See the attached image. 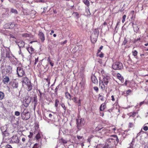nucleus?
<instances>
[{
    "label": "nucleus",
    "mask_w": 148,
    "mask_h": 148,
    "mask_svg": "<svg viewBox=\"0 0 148 148\" xmlns=\"http://www.w3.org/2000/svg\"><path fill=\"white\" fill-rule=\"evenodd\" d=\"M111 80L110 77L107 75L103 76L102 78H99V86L102 91L107 90L108 85L110 84Z\"/></svg>",
    "instance_id": "obj_1"
},
{
    "label": "nucleus",
    "mask_w": 148,
    "mask_h": 148,
    "mask_svg": "<svg viewBox=\"0 0 148 148\" xmlns=\"http://www.w3.org/2000/svg\"><path fill=\"white\" fill-rule=\"evenodd\" d=\"M112 68L115 70H120L123 68L122 64L119 62H116L113 64Z\"/></svg>",
    "instance_id": "obj_2"
},
{
    "label": "nucleus",
    "mask_w": 148,
    "mask_h": 148,
    "mask_svg": "<svg viewBox=\"0 0 148 148\" xmlns=\"http://www.w3.org/2000/svg\"><path fill=\"white\" fill-rule=\"evenodd\" d=\"M29 112L27 109H25L21 113L22 119L24 120H27L30 117Z\"/></svg>",
    "instance_id": "obj_3"
},
{
    "label": "nucleus",
    "mask_w": 148,
    "mask_h": 148,
    "mask_svg": "<svg viewBox=\"0 0 148 148\" xmlns=\"http://www.w3.org/2000/svg\"><path fill=\"white\" fill-rule=\"evenodd\" d=\"M16 72L19 77H22L25 75V73L21 66H19L17 67Z\"/></svg>",
    "instance_id": "obj_4"
},
{
    "label": "nucleus",
    "mask_w": 148,
    "mask_h": 148,
    "mask_svg": "<svg viewBox=\"0 0 148 148\" xmlns=\"http://www.w3.org/2000/svg\"><path fill=\"white\" fill-rule=\"evenodd\" d=\"M17 24L13 23H9L5 24L4 26L5 28L6 29H12L14 27H16Z\"/></svg>",
    "instance_id": "obj_5"
},
{
    "label": "nucleus",
    "mask_w": 148,
    "mask_h": 148,
    "mask_svg": "<svg viewBox=\"0 0 148 148\" xmlns=\"http://www.w3.org/2000/svg\"><path fill=\"white\" fill-rule=\"evenodd\" d=\"M38 36L39 38L42 42H44L45 40V36L44 33L42 30H40L38 31Z\"/></svg>",
    "instance_id": "obj_6"
},
{
    "label": "nucleus",
    "mask_w": 148,
    "mask_h": 148,
    "mask_svg": "<svg viewBox=\"0 0 148 148\" xmlns=\"http://www.w3.org/2000/svg\"><path fill=\"white\" fill-rule=\"evenodd\" d=\"M84 120L82 118L77 119V127L78 129L84 125Z\"/></svg>",
    "instance_id": "obj_7"
},
{
    "label": "nucleus",
    "mask_w": 148,
    "mask_h": 148,
    "mask_svg": "<svg viewBox=\"0 0 148 148\" xmlns=\"http://www.w3.org/2000/svg\"><path fill=\"white\" fill-rule=\"evenodd\" d=\"M26 49L31 55L35 53L34 49L32 46L27 47Z\"/></svg>",
    "instance_id": "obj_8"
},
{
    "label": "nucleus",
    "mask_w": 148,
    "mask_h": 148,
    "mask_svg": "<svg viewBox=\"0 0 148 148\" xmlns=\"http://www.w3.org/2000/svg\"><path fill=\"white\" fill-rule=\"evenodd\" d=\"M11 140L13 143H18L19 142V140L18 139V137L17 136H13Z\"/></svg>",
    "instance_id": "obj_9"
},
{
    "label": "nucleus",
    "mask_w": 148,
    "mask_h": 148,
    "mask_svg": "<svg viewBox=\"0 0 148 148\" xmlns=\"http://www.w3.org/2000/svg\"><path fill=\"white\" fill-rule=\"evenodd\" d=\"M26 84L27 86V90L28 91L31 90L33 86L31 82L29 81V82H27Z\"/></svg>",
    "instance_id": "obj_10"
},
{
    "label": "nucleus",
    "mask_w": 148,
    "mask_h": 148,
    "mask_svg": "<svg viewBox=\"0 0 148 148\" xmlns=\"http://www.w3.org/2000/svg\"><path fill=\"white\" fill-rule=\"evenodd\" d=\"M28 80L29 79L26 76L23 77L21 80V82L22 83V85H23L24 84H26L27 82H29Z\"/></svg>",
    "instance_id": "obj_11"
},
{
    "label": "nucleus",
    "mask_w": 148,
    "mask_h": 148,
    "mask_svg": "<svg viewBox=\"0 0 148 148\" xmlns=\"http://www.w3.org/2000/svg\"><path fill=\"white\" fill-rule=\"evenodd\" d=\"M106 108V103L105 102L101 105L99 107V110L101 111H104Z\"/></svg>",
    "instance_id": "obj_12"
},
{
    "label": "nucleus",
    "mask_w": 148,
    "mask_h": 148,
    "mask_svg": "<svg viewBox=\"0 0 148 148\" xmlns=\"http://www.w3.org/2000/svg\"><path fill=\"white\" fill-rule=\"evenodd\" d=\"M10 81V79L9 77L7 76H5L4 77H3L2 80V82L4 84H7Z\"/></svg>",
    "instance_id": "obj_13"
},
{
    "label": "nucleus",
    "mask_w": 148,
    "mask_h": 148,
    "mask_svg": "<svg viewBox=\"0 0 148 148\" xmlns=\"http://www.w3.org/2000/svg\"><path fill=\"white\" fill-rule=\"evenodd\" d=\"M16 42L19 47H24L25 42L23 41H20L19 42L16 41Z\"/></svg>",
    "instance_id": "obj_14"
},
{
    "label": "nucleus",
    "mask_w": 148,
    "mask_h": 148,
    "mask_svg": "<svg viewBox=\"0 0 148 148\" xmlns=\"http://www.w3.org/2000/svg\"><path fill=\"white\" fill-rule=\"evenodd\" d=\"M86 83V80L85 78H83L79 84L81 85V87L84 88V87Z\"/></svg>",
    "instance_id": "obj_15"
},
{
    "label": "nucleus",
    "mask_w": 148,
    "mask_h": 148,
    "mask_svg": "<svg viewBox=\"0 0 148 148\" xmlns=\"http://www.w3.org/2000/svg\"><path fill=\"white\" fill-rule=\"evenodd\" d=\"M116 76L117 78L121 81L122 83H123L124 81V78L121 76V75L119 73L117 74Z\"/></svg>",
    "instance_id": "obj_16"
},
{
    "label": "nucleus",
    "mask_w": 148,
    "mask_h": 148,
    "mask_svg": "<svg viewBox=\"0 0 148 148\" xmlns=\"http://www.w3.org/2000/svg\"><path fill=\"white\" fill-rule=\"evenodd\" d=\"M91 79L92 82L94 84H96L97 83L98 80L96 77L95 76H92L91 77Z\"/></svg>",
    "instance_id": "obj_17"
},
{
    "label": "nucleus",
    "mask_w": 148,
    "mask_h": 148,
    "mask_svg": "<svg viewBox=\"0 0 148 148\" xmlns=\"http://www.w3.org/2000/svg\"><path fill=\"white\" fill-rule=\"evenodd\" d=\"M65 97L66 99H68L69 100H71V95L67 91L65 93Z\"/></svg>",
    "instance_id": "obj_18"
},
{
    "label": "nucleus",
    "mask_w": 148,
    "mask_h": 148,
    "mask_svg": "<svg viewBox=\"0 0 148 148\" xmlns=\"http://www.w3.org/2000/svg\"><path fill=\"white\" fill-rule=\"evenodd\" d=\"M12 68L10 66H8L5 70L7 73H10L12 72Z\"/></svg>",
    "instance_id": "obj_19"
},
{
    "label": "nucleus",
    "mask_w": 148,
    "mask_h": 148,
    "mask_svg": "<svg viewBox=\"0 0 148 148\" xmlns=\"http://www.w3.org/2000/svg\"><path fill=\"white\" fill-rule=\"evenodd\" d=\"M33 99L34 100L33 102L34 103V108H35L36 107L38 104L36 97H33Z\"/></svg>",
    "instance_id": "obj_20"
},
{
    "label": "nucleus",
    "mask_w": 148,
    "mask_h": 148,
    "mask_svg": "<svg viewBox=\"0 0 148 148\" xmlns=\"http://www.w3.org/2000/svg\"><path fill=\"white\" fill-rule=\"evenodd\" d=\"M92 36H93L92 35L91 36V41L92 42V43H95L97 41V36H95V38H93L92 37Z\"/></svg>",
    "instance_id": "obj_21"
},
{
    "label": "nucleus",
    "mask_w": 148,
    "mask_h": 148,
    "mask_svg": "<svg viewBox=\"0 0 148 148\" xmlns=\"http://www.w3.org/2000/svg\"><path fill=\"white\" fill-rule=\"evenodd\" d=\"M12 86L13 88H17L18 86V83L16 82H13L12 83Z\"/></svg>",
    "instance_id": "obj_22"
},
{
    "label": "nucleus",
    "mask_w": 148,
    "mask_h": 148,
    "mask_svg": "<svg viewBox=\"0 0 148 148\" xmlns=\"http://www.w3.org/2000/svg\"><path fill=\"white\" fill-rule=\"evenodd\" d=\"M101 130H102V131L104 132V133H106V129L105 128H99V127H97L95 128V130L96 131H99Z\"/></svg>",
    "instance_id": "obj_23"
},
{
    "label": "nucleus",
    "mask_w": 148,
    "mask_h": 148,
    "mask_svg": "<svg viewBox=\"0 0 148 148\" xmlns=\"http://www.w3.org/2000/svg\"><path fill=\"white\" fill-rule=\"evenodd\" d=\"M47 60L48 63L50 64L51 67H53L54 65V63L52 62V61L51 60L49 57L47 58Z\"/></svg>",
    "instance_id": "obj_24"
},
{
    "label": "nucleus",
    "mask_w": 148,
    "mask_h": 148,
    "mask_svg": "<svg viewBox=\"0 0 148 148\" xmlns=\"http://www.w3.org/2000/svg\"><path fill=\"white\" fill-rule=\"evenodd\" d=\"M99 30L98 28L95 29L93 31L94 34L96 36H98L99 34Z\"/></svg>",
    "instance_id": "obj_25"
},
{
    "label": "nucleus",
    "mask_w": 148,
    "mask_h": 148,
    "mask_svg": "<svg viewBox=\"0 0 148 148\" xmlns=\"http://www.w3.org/2000/svg\"><path fill=\"white\" fill-rule=\"evenodd\" d=\"M114 137V135L111 136V137L109 138L108 140V141L110 142H114L115 139Z\"/></svg>",
    "instance_id": "obj_26"
},
{
    "label": "nucleus",
    "mask_w": 148,
    "mask_h": 148,
    "mask_svg": "<svg viewBox=\"0 0 148 148\" xmlns=\"http://www.w3.org/2000/svg\"><path fill=\"white\" fill-rule=\"evenodd\" d=\"M83 1V2L84 3V4L86 5L88 8H89V6L90 5V2L88 0H82Z\"/></svg>",
    "instance_id": "obj_27"
},
{
    "label": "nucleus",
    "mask_w": 148,
    "mask_h": 148,
    "mask_svg": "<svg viewBox=\"0 0 148 148\" xmlns=\"http://www.w3.org/2000/svg\"><path fill=\"white\" fill-rule=\"evenodd\" d=\"M138 52L136 50L133 51H132V55L134 56L136 58H137V54Z\"/></svg>",
    "instance_id": "obj_28"
},
{
    "label": "nucleus",
    "mask_w": 148,
    "mask_h": 148,
    "mask_svg": "<svg viewBox=\"0 0 148 148\" xmlns=\"http://www.w3.org/2000/svg\"><path fill=\"white\" fill-rule=\"evenodd\" d=\"M35 138L36 140H38L41 138L40 134L39 132L36 135Z\"/></svg>",
    "instance_id": "obj_29"
},
{
    "label": "nucleus",
    "mask_w": 148,
    "mask_h": 148,
    "mask_svg": "<svg viewBox=\"0 0 148 148\" xmlns=\"http://www.w3.org/2000/svg\"><path fill=\"white\" fill-rule=\"evenodd\" d=\"M30 103V100H27L26 101H25L24 105L26 107H27L29 103Z\"/></svg>",
    "instance_id": "obj_30"
},
{
    "label": "nucleus",
    "mask_w": 148,
    "mask_h": 148,
    "mask_svg": "<svg viewBox=\"0 0 148 148\" xmlns=\"http://www.w3.org/2000/svg\"><path fill=\"white\" fill-rule=\"evenodd\" d=\"M59 142L62 143L64 144H66L67 143V141L62 138L59 140Z\"/></svg>",
    "instance_id": "obj_31"
},
{
    "label": "nucleus",
    "mask_w": 148,
    "mask_h": 148,
    "mask_svg": "<svg viewBox=\"0 0 148 148\" xmlns=\"http://www.w3.org/2000/svg\"><path fill=\"white\" fill-rule=\"evenodd\" d=\"M98 99L102 101H103L104 100V97L103 96L101 95L100 94L99 95Z\"/></svg>",
    "instance_id": "obj_32"
},
{
    "label": "nucleus",
    "mask_w": 148,
    "mask_h": 148,
    "mask_svg": "<svg viewBox=\"0 0 148 148\" xmlns=\"http://www.w3.org/2000/svg\"><path fill=\"white\" fill-rule=\"evenodd\" d=\"M10 52L9 51H5V58H10Z\"/></svg>",
    "instance_id": "obj_33"
},
{
    "label": "nucleus",
    "mask_w": 148,
    "mask_h": 148,
    "mask_svg": "<svg viewBox=\"0 0 148 148\" xmlns=\"http://www.w3.org/2000/svg\"><path fill=\"white\" fill-rule=\"evenodd\" d=\"M134 122H130L129 123L128 125V127L129 128H131L134 127Z\"/></svg>",
    "instance_id": "obj_34"
},
{
    "label": "nucleus",
    "mask_w": 148,
    "mask_h": 148,
    "mask_svg": "<svg viewBox=\"0 0 148 148\" xmlns=\"http://www.w3.org/2000/svg\"><path fill=\"white\" fill-rule=\"evenodd\" d=\"M4 94L1 91H0V100L3 99L4 97Z\"/></svg>",
    "instance_id": "obj_35"
},
{
    "label": "nucleus",
    "mask_w": 148,
    "mask_h": 148,
    "mask_svg": "<svg viewBox=\"0 0 148 148\" xmlns=\"http://www.w3.org/2000/svg\"><path fill=\"white\" fill-rule=\"evenodd\" d=\"M59 103V101L58 99H56L55 100V106L56 108H57L58 107V104Z\"/></svg>",
    "instance_id": "obj_36"
},
{
    "label": "nucleus",
    "mask_w": 148,
    "mask_h": 148,
    "mask_svg": "<svg viewBox=\"0 0 148 148\" xmlns=\"http://www.w3.org/2000/svg\"><path fill=\"white\" fill-rule=\"evenodd\" d=\"M5 51L4 50L1 52V58L4 59L5 58Z\"/></svg>",
    "instance_id": "obj_37"
},
{
    "label": "nucleus",
    "mask_w": 148,
    "mask_h": 148,
    "mask_svg": "<svg viewBox=\"0 0 148 148\" xmlns=\"http://www.w3.org/2000/svg\"><path fill=\"white\" fill-rule=\"evenodd\" d=\"M130 117L131 116L134 117L136 115V112H131L130 113Z\"/></svg>",
    "instance_id": "obj_38"
},
{
    "label": "nucleus",
    "mask_w": 148,
    "mask_h": 148,
    "mask_svg": "<svg viewBox=\"0 0 148 148\" xmlns=\"http://www.w3.org/2000/svg\"><path fill=\"white\" fill-rule=\"evenodd\" d=\"M73 14L74 16L77 18H78L79 17V14L77 12H74Z\"/></svg>",
    "instance_id": "obj_39"
},
{
    "label": "nucleus",
    "mask_w": 148,
    "mask_h": 148,
    "mask_svg": "<svg viewBox=\"0 0 148 148\" xmlns=\"http://www.w3.org/2000/svg\"><path fill=\"white\" fill-rule=\"evenodd\" d=\"M11 12L12 13H14L16 14H17L18 13L16 9H15L13 8H12L11 9Z\"/></svg>",
    "instance_id": "obj_40"
},
{
    "label": "nucleus",
    "mask_w": 148,
    "mask_h": 148,
    "mask_svg": "<svg viewBox=\"0 0 148 148\" xmlns=\"http://www.w3.org/2000/svg\"><path fill=\"white\" fill-rule=\"evenodd\" d=\"M96 56L97 57L99 56L101 58H102L104 56V54L102 52H101L100 53L96 55Z\"/></svg>",
    "instance_id": "obj_41"
},
{
    "label": "nucleus",
    "mask_w": 148,
    "mask_h": 148,
    "mask_svg": "<svg viewBox=\"0 0 148 148\" xmlns=\"http://www.w3.org/2000/svg\"><path fill=\"white\" fill-rule=\"evenodd\" d=\"M39 128V125L38 124H36L35 125V132L36 131L37 132L38 129Z\"/></svg>",
    "instance_id": "obj_42"
},
{
    "label": "nucleus",
    "mask_w": 148,
    "mask_h": 148,
    "mask_svg": "<svg viewBox=\"0 0 148 148\" xmlns=\"http://www.w3.org/2000/svg\"><path fill=\"white\" fill-rule=\"evenodd\" d=\"M61 105L63 109L64 110V112H65L66 111V107H65V106L64 104V103H62L61 104Z\"/></svg>",
    "instance_id": "obj_43"
},
{
    "label": "nucleus",
    "mask_w": 148,
    "mask_h": 148,
    "mask_svg": "<svg viewBox=\"0 0 148 148\" xmlns=\"http://www.w3.org/2000/svg\"><path fill=\"white\" fill-rule=\"evenodd\" d=\"M22 36L23 37H28L29 36V35L27 33H24L22 34Z\"/></svg>",
    "instance_id": "obj_44"
},
{
    "label": "nucleus",
    "mask_w": 148,
    "mask_h": 148,
    "mask_svg": "<svg viewBox=\"0 0 148 148\" xmlns=\"http://www.w3.org/2000/svg\"><path fill=\"white\" fill-rule=\"evenodd\" d=\"M114 137L115 138H114L115 141V140H116V141L117 142V143H118L119 141V139L118 138V137H117V136L116 135H114Z\"/></svg>",
    "instance_id": "obj_45"
},
{
    "label": "nucleus",
    "mask_w": 148,
    "mask_h": 148,
    "mask_svg": "<svg viewBox=\"0 0 148 148\" xmlns=\"http://www.w3.org/2000/svg\"><path fill=\"white\" fill-rule=\"evenodd\" d=\"M47 82L48 83L49 86L50 84V78H47L45 79Z\"/></svg>",
    "instance_id": "obj_46"
},
{
    "label": "nucleus",
    "mask_w": 148,
    "mask_h": 148,
    "mask_svg": "<svg viewBox=\"0 0 148 148\" xmlns=\"http://www.w3.org/2000/svg\"><path fill=\"white\" fill-rule=\"evenodd\" d=\"M71 100H73L75 103H77V97H75L74 98L71 99Z\"/></svg>",
    "instance_id": "obj_47"
},
{
    "label": "nucleus",
    "mask_w": 148,
    "mask_h": 148,
    "mask_svg": "<svg viewBox=\"0 0 148 148\" xmlns=\"http://www.w3.org/2000/svg\"><path fill=\"white\" fill-rule=\"evenodd\" d=\"M126 15H124L123 16L122 18V22L123 23L125 21V18H126Z\"/></svg>",
    "instance_id": "obj_48"
},
{
    "label": "nucleus",
    "mask_w": 148,
    "mask_h": 148,
    "mask_svg": "<svg viewBox=\"0 0 148 148\" xmlns=\"http://www.w3.org/2000/svg\"><path fill=\"white\" fill-rule=\"evenodd\" d=\"M143 130L145 131L148 130V127L147 126L144 125L143 127Z\"/></svg>",
    "instance_id": "obj_49"
},
{
    "label": "nucleus",
    "mask_w": 148,
    "mask_h": 148,
    "mask_svg": "<svg viewBox=\"0 0 148 148\" xmlns=\"http://www.w3.org/2000/svg\"><path fill=\"white\" fill-rule=\"evenodd\" d=\"M33 135V134L32 132H30L29 135L28 136V137L29 138H31L32 137Z\"/></svg>",
    "instance_id": "obj_50"
},
{
    "label": "nucleus",
    "mask_w": 148,
    "mask_h": 148,
    "mask_svg": "<svg viewBox=\"0 0 148 148\" xmlns=\"http://www.w3.org/2000/svg\"><path fill=\"white\" fill-rule=\"evenodd\" d=\"M59 86H57L55 89V93L56 95H58V90L59 88Z\"/></svg>",
    "instance_id": "obj_51"
},
{
    "label": "nucleus",
    "mask_w": 148,
    "mask_h": 148,
    "mask_svg": "<svg viewBox=\"0 0 148 148\" xmlns=\"http://www.w3.org/2000/svg\"><path fill=\"white\" fill-rule=\"evenodd\" d=\"M33 148H38V144L35 143L34 145Z\"/></svg>",
    "instance_id": "obj_52"
},
{
    "label": "nucleus",
    "mask_w": 148,
    "mask_h": 148,
    "mask_svg": "<svg viewBox=\"0 0 148 148\" xmlns=\"http://www.w3.org/2000/svg\"><path fill=\"white\" fill-rule=\"evenodd\" d=\"M93 89L95 90L96 92H97L99 90V88L97 86H95L93 87Z\"/></svg>",
    "instance_id": "obj_53"
},
{
    "label": "nucleus",
    "mask_w": 148,
    "mask_h": 148,
    "mask_svg": "<svg viewBox=\"0 0 148 148\" xmlns=\"http://www.w3.org/2000/svg\"><path fill=\"white\" fill-rule=\"evenodd\" d=\"M5 148H13L11 145H7L5 146Z\"/></svg>",
    "instance_id": "obj_54"
},
{
    "label": "nucleus",
    "mask_w": 148,
    "mask_h": 148,
    "mask_svg": "<svg viewBox=\"0 0 148 148\" xmlns=\"http://www.w3.org/2000/svg\"><path fill=\"white\" fill-rule=\"evenodd\" d=\"M15 114L16 116H18L20 115V113L19 112L16 111L15 112Z\"/></svg>",
    "instance_id": "obj_55"
},
{
    "label": "nucleus",
    "mask_w": 148,
    "mask_h": 148,
    "mask_svg": "<svg viewBox=\"0 0 148 148\" xmlns=\"http://www.w3.org/2000/svg\"><path fill=\"white\" fill-rule=\"evenodd\" d=\"M131 92V90L130 89H129L126 91V94L127 95H128Z\"/></svg>",
    "instance_id": "obj_56"
},
{
    "label": "nucleus",
    "mask_w": 148,
    "mask_h": 148,
    "mask_svg": "<svg viewBox=\"0 0 148 148\" xmlns=\"http://www.w3.org/2000/svg\"><path fill=\"white\" fill-rule=\"evenodd\" d=\"M134 29L135 31L136 30V32H137L139 29V28L137 26H136V27L135 26L134 27Z\"/></svg>",
    "instance_id": "obj_57"
},
{
    "label": "nucleus",
    "mask_w": 148,
    "mask_h": 148,
    "mask_svg": "<svg viewBox=\"0 0 148 148\" xmlns=\"http://www.w3.org/2000/svg\"><path fill=\"white\" fill-rule=\"evenodd\" d=\"M26 138L25 137H23L22 139V141L23 143H26Z\"/></svg>",
    "instance_id": "obj_58"
},
{
    "label": "nucleus",
    "mask_w": 148,
    "mask_h": 148,
    "mask_svg": "<svg viewBox=\"0 0 148 148\" xmlns=\"http://www.w3.org/2000/svg\"><path fill=\"white\" fill-rule=\"evenodd\" d=\"M39 93L40 94V98H41L42 96H44L45 95L44 93H42L40 91H39Z\"/></svg>",
    "instance_id": "obj_59"
},
{
    "label": "nucleus",
    "mask_w": 148,
    "mask_h": 148,
    "mask_svg": "<svg viewBox=\"0 0 148 148\" xmlns=\"http://www.w3.org/2000/svg\"><path fill=\"white\" fill-rule=\"evenodd\" d=\"M38 57L37 58H35V62L34 63V64L36 65L37 63L38 62Z\"/></svg>",
    "instance_id": "obj_60"
},
{
    "label": "nucleus",
    "mask_w": 148,
    "mask_h": 148,
    "mask_svg": "<svg viewBox=\"0 0 148 148\" xmlns=\"http://www.w3.org/2000/svg\"><path fill=\"white\" fill-rule=\"evenodd\" d=\"M127 148H134L133 144L132 142L131 143L130 146Z\"/></svg>",
    "instance_id": "obj_61"
},
{
    "label": "nucleus",
    "mask_w": 148,
    "mask_h": 148,
    "mask_svg": "<svg viewBox=\"0 0 148 148\" xmlns=\"http://www.w3.org/2000/svg\"><path fill=\"white\" fill-rule=\"evenodd\" d=\"M145 103V102L144 101H143L142 102H141L139 104V106H141L143 104H144Z\"/></svg>",
    "instance_id": "obj_62"
},
{
    "label": "nucleus",
    "mask_w": 148,
    "mask_h": 148,
    "mask_svg": "<svg viewBox=\"0 0 148 148\" xmlns=\"http://www.w3.org/2000/svg\"><path fill=\"white\" fill-rule=\"evenodd\" d=\"M111 97L112 98L111 100L113 101H115V99H114V95H112Z\"/></svg>",
    "instance_id": "obj_63"
},
{
    "label": "nucleus",
    "mask_w": 148,
    "mask_h": 148,
    "mask_svg": "<svg viewBox=\"0 0 148 148\" xmlns=\"http://www.w3.org/2000/svg\"><path fill=\"white\" fill-rule=\"evenodd\" d=\"M109 145L108 144H105L103 147V148H109Z\"/></svg>",
    "instance_id": "obj_64"
}]
</instances>
